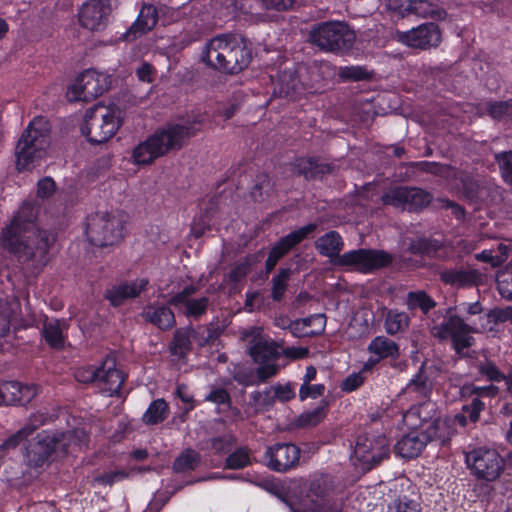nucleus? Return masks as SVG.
<instances>
[{
    "instance_id": "1",
    "label": "nucleus",
    "mask_w": 512,
    "mask_h": 512,
    "mask_svg": "<svg viewBox=\"0 0 512 512\" xmlns=\"http://www.w3.org/2000/svg\"><path fill=\"white\" fill-rule=\"evenodd\" d=\"M36 206L25 202L14 216L11 224L2 233V246L20 258H42L48 251L54 238L40 231L35 223Z\"/></svg>"
},
{
    "instance_id": "2",
    "label": "nucleus",
    "mask_w": 512,
    "mask_h": 512,
    "mask_svg": "<svg viewBox=\"0 0 512 512\" xmlns=\"http://www.w3.org/2000/svg\"><path fill=\"white\" fill-rule=\"evenodd\" d=\"M204 122L205 116L197 114L179 123L168 125L133 149V163L149 165L169 150L180 148L187 139L201 130Z\"/></svg>"
},
{
    "instance_id": "3",
    "label": "nucleus",
    "mask_w": 512,
    "mask_h": 512,
    "mask_svg": "<svg viewBox=\"0 0 512 512\" xmlns=\"http://www.w3.org/2000/svg\"><path fill=\"white\" fill-rule=\"evenodd\" d=\"M48 122L35 117L22 132L15 146L18 171H33L47 161L51 145Z\"/></svg>"
},
{
    "instance_id": "4",
    "label": "nucleus",
    "mask_w": 512,
    "mask_h": 512,
    "mask_svg": "<svg viewBox=\"0 0 512 512\" xmlns=\"http://www.w3.org/2000/svg\"><path fill=\"white\" fill-rule=\"evenodd\" d=\"M202 60L208 66L226 73L241 71L250 61V54L243 42L230 35L212 38L202 52Z\"/></svg>"
},
{
    "instance_id": "5",
    "label": "nucleus",
    "mask_w": 512,
    "mask_h": 512,
    "mask_svg": "<svg viewBox=\"0 0 512 512\" xmlns=\"http://www.w3.org/2000/svg\"><path fill=\"white\" fill-rule=\"evenodd\" d=\"M88 442V435L82 428L59 434H44L31 444L26 453L29 466L44 467L53 454L68 453L81 448Z\"/></svg>"
},
{
    "instance_id": "6",
    "label": "nucleus",
    "mask_w": 512,
    "mask_h": 512,
    "mask_svg": "<svg viewBox=\"0 0 512 512\" xmlns=\"http://www.w3.org/2000/svg\"><path fill=\"white\" fill-rule=\"evenodd\" d=\"M241 339L248 344V352L259 364L257 375L261 380L274 376L278 371L279 345L263 334L261 327H250L241 332Z\"/></svg>"
},
{
    "instance_id": "7",
    "label": "nucleus",
    "mask_w": 512,
    "mask_h": 512,
    "mask_svg": "<svg viewBox=\"0 0 512 512\" xmlns=\"http://www.w3.org/2000/svg\"><path fill=\"white\" fill-rule=\"evenodd\" d=\"M121 125V110L115 106L95 105L85 114L81 132L88 141L101 144L111 139Z\"/></svg>"
},
{
    "instance_id": "8",
    "label": "nucleus",
    "mask_w": 512,
    "mask_h": 512,
    "mask_svg": "<svg viewBox=\"0 0 512 512\" xmlns=\"http://www.w3.org/2000/svg\"><path fill=\"white\" fill-rule=\"evenodd\" d=\"M125 223L121 212H98L88 218L85 233L93 245L112 246L123 239Z\"/></svg>"
},
{
    "instance_id": "9",
    "label": "nucleus",
    "mask_w": 512,
    "mask_h": 512,
    "mask_svg": "<svg viewBox=\"0 0 512 512\" xmlns=\"http://www.w3.org/2000/svg\"><path fill=\"white\" fill-rule=\"evenodd\" d=\"M429 330L434 337L440 340H451L457 353L472 345L473 337L469 335L468 323L452 314L450 309L434 313Z\"/></svg>"
},
{
    "instance_id": "10",
    "label": "nucleus",
    "mask_w": 512,
    "mask_h": 512,
    "mask_svg": "<svg viewBox=\"0 0 512 512\" xmlns=\"http://www.w3.org/2000/svg\"><path fill=\"white\" fill-rule=\"evenodd\" d=\"M75 379L81 383H97L103 393L113 396L120 391L125 378L123 372L116 367L115 357L107 355L99 368H78L75 371Z\"/></svg>"
},
{
    "instance_id": "11",
    "label": "nucleus",
    "mask_w": 512,
    "mask_h": 512,
    "mask_svg": "<svg viewBox=\"0 0 512 512\" xmlns=\"http://www.w3.org/2000/svg\"><path fill=\"white\" fill-rule=\"evenodd\" d=\"M309 39L322 50L340 51L352 47L355 34L346 23L329 21L312 28Z\"/></svg>"
},
{
    "instance_id": "12",
    "label": "nucleus",
    "mask_w": 512,
    "mask_h": 512,
    "mask_svg": "<svg viewBox=\"0 0 512 512\" xmlns=\"http://www.w3.org/2000/svg\"><path fill=\"white\" fill-rule=\"evenodd\" d=\"M389 453L388 440L383 435L363 434L357 437L351 460L355 467L368 471Z\"/></svg>"
},
{
    "instance_id": "13",
    "label": "nucleus",
    "mask_w": 512,
    "mask_h": 512,
    "mask_svg": "<svg viewBox=\"0 0 512 512\" xmlns=\"http://www.w3.org/2000/svg\"><path fill=\"white\" fill-rule=\"evenodd\" d=\"M465 462L472 475L488 482L497 480L504 470L501 455L491 448L480 447L466 452Z\"/></svg>"
},
{
    "instance_id": "14",
    "label": "nucleus",
    "mask_w": 512,
    "mask_h": 512,
    "mask_svg": "<svg viewBox=\"0 0 512 512\" xmlns=\"http://www.w3.org/2000/svg\"><path fill=\"white\" fill-rule=\"evenodd\" d=\"M110 85L109 76L105 73L88 69L81 73L75 83L67 90L69 101H90L103 94Z\"/></svg>"
},
{
    "instance_id": "15",
    "label": "nucleus",
    "mask_w": 512,
    "mask_h": 512,
    "mask_svg": "<svg viewBox=\"0 0 512 512\" xmlns=\"http://www.w3.org/2000/svg\"><path fill=\"white\" fill-rule=\"evenodd\" d=\"M395 38L408 47L426 50L437 47L442 41V34L435 23H424L408 31H397Z\"/></svg>"
},
{
    "instance_id": "16",
    "label": "nucleus",
    "mask_w": 512,
    "mask_h": 512,
    "mask_svg": "<svg viewBox=\"0 0 512 512\" xmlns=\"http://www.w3.org/2000/svg\"><path fill=\"white\" fill-rule=\"evenodd\" d=\"M390 256L377 250L359 249L344 253L339 257L337 263L342 266H353L356 269L368 272L388 265Z\"/></svg>"
},
{
    "instance_id": "17",
    "label": "nucleus",
    "mask_w": 512,
    "mask_h": 512,
    "mask_svg": "<svg viewBox=\"0 0 512 512\" xmlns=\"http://www.w3.org/2000/svg\"><path fill=\"white\" fill-rule=\"evenodd\" d=\"M111 0H87L78 12L79 23L88 30H101L106 26L111 11Z\"/></svg>"
},
{
    "instance_id": "18",
    "label": "nucleus",
    "mask_w": 512,
    "mask_h": 512,
    "mask_svg": "<svg viewBox=\"0 0 512 512\" xmlns=\"http://www.w3.org/2000/svg\"><path fill=\"white\" fill-rule=\"evenodd\" d=\"M300 456V450L293 444H276L266 451L267 466L275 471H286L294 467Z\"/></svg>"
},
{
    "instance_id": "19",
    "label": "nucleus",
    "mask_w": 512,
    "mask_h": 512,
    "mask_svg": "<svg viewBox=\"0 0 512 512\" xmlns=\"http://www.w3.org/2000/svg\"><path fill=\"white\" fill-rule=\"evenodd\" d=\"M38 393L35 385H26L17 381L0 383V405H26Z\"/></svg>"
},
{
    "instance_id": "20",
    "label": "nucleus",
    "mask_w": 512,
    "mask_h": 512,
    "mask_svg": "<svg viewBox=\"0 0 512 512\" xmlns=\"http://www.w3.org/2000/svg\"><path fill=\"white\" fill-rule=\"evenodd\" d=\"M457 426H466L465 415H455L453 417L444 418L438 416L428 425V428H425L422 431L426 435L428 442L438 440L441 443H445L456 432Z\"/></svg>"
},
{
    "instance_id": "21",
    "label": "nucleus",
    "mask_w": 512,
    "mask_h": 512,
    "mask_svg": "<svg viewBox=\"0 0 512 512\" xmlns=\"http://www.w3.org/2000/svg\"><path fill=\"white\" fill-rule=\"evenodd\" d=\"M438 417L437 406L432 401H423L419 405L411 406L403 415V424L408 429L422 431Z\"/></svg>"
},
{
    "instance_id": "22",
    "label": "nucleus",
    "mask_w": 512,
    "mask_h": 512,
    "mask_svg": "<svg viewBox=\"0 0 512 512\" xmlns=\"http://www.w3.org/2000/svg\"><path fill=\"white\" fill-rule=\"evenodd\" d=\"M194 293V286H186L182 291L174 295L169 300V304L177 309L184 308V313L188 317H199L206 311L208 306V299L206 297L192 299L191 296Z\"/></svg>"
},
{
    "instance_id": "23",
    "label": "nucleus",
    "mask_w": 512,
    "mask_h": 512,
    "mask_svg": "<svg viewBox=\"0 0 512 512\" xmlns=\"http://www.w3.org/2000/svg\"><path fill=\"white\" fill-rule=\"evenodd\" d=\"M148 280L139 278L131 282L121 283L112 286L105 292V297L110 301L111 305L119 306L124 301L138 297L142 291L146 289Z\"/></svg>"
},
{
    "instance_id": "24",
    "label": "nucleus",
    "mask_w": 512,
    "mask_h": 512,
    "mask_svg": "<svg viewBox=\"0 0 512 512\" xmlns=\"http://www.w3.org/2000/svg\"><path fill=\"white\" fill-rule=\"evenodd\" d=\"M395 446L396 453L402 458L417 457L428 443V439L423 431L418 429H409Z\"/></svg>"
},
{
    "instance_id": "25",
    "label": "nucleus",
    "mask_w": 512,
    "mask_h": 512,
    "mask_svg": "<svg viewBox=\"0 0 512 512\" xmlns=\"http://www.w3.org/2000/svg\"><path fill=\"white\" fill-rule=\"evenodd\" d=\"M431 389V384L428 382L427 377L420 371L401 391L398 395V400L400 402L403 400L427 401Z\"/></svg>"
},
{
    "instance_id": "26",
    "label": "nucleus",
    "mask_w": 512,
    "mask_h": 512,
    "mask_svg": "<svg viewBox=\"0 0 512 512\" xmlns=\"http://www.w3.org/2000/svg\"><path fill=\"white\" fill-rule=\"evenodd\" d=\"M325 324V316L323 314H315L291 322L289 329L295 337H309L320 334L324 330Z\"/></svg>"
},
{
    "instance_id": "27",
    "label": "nucleus",
    "mask_w": 512,
    "mask_h": 512,
    "mask_svg": "<svg viewBox=\"0 0 512 512\" xmlns=\"http://www.w3.org/2000/svg\"><path fill=\"white\" fill-rule=\"evenodd\" d=\"M314 224L303 226L295 231H292L282 239H280L271 249V251L281 259L288 253L295 245L303 241L310 233L315 230Z\"/></svg>"
},
{
    "instance_id": "28",
    "label": "nucleus",
    "mask_w": 512,
    "mask_h": 512,
    "mask_svg": "<svg viewBox=\"0 0 512 512\" xmlns=\"http://www.w3.org/2000/svg\"><path fill=\"white\" fill-rule=\"evenodd\" d=\"M314 224L303 226L295 231H292L282 239H280L271 249V251L281 259L288 253L295 245L303 241L310 233L315 230Z\"/></svg>"
},
{
    "instance_id": "29",
    "label": "nucleus",
    "mask_w": 512,
    "mask_h": 512,
    "mask_svg": "<svg viewBox=\"0 0 512 512\" xmlns=\"http://www.w3.org/2000/svg\"><path fill=\"white\" fill-rule=\"evenodd\" d=\"M158 16L156 8L152 5L144 6L136 21L127 32V38H136L138 35L150 31L157 23Z\"/></svg>"
},
{
    "instance_id": "30",
    "label": "nucleus",
    "mask_w": 512,
    "mask_h": 512,
    "mask_svg": "<svg viewBox=\"0 0 512 512\" xmlns=\"http://www.w3.org/2000/svg\"><path fill=\"white\" fill-rule=\"evenodd\" d=\"M368 351L375 356L374 361L384 358H396L399 355L398 345L385 336L375 337L368 346Z\"/></svg>"
},
{
    "instance_id": "31",
    "label": "nucleus",
    "mask_w": 512,
    "mask_h": 512,
    "mask_svg": "<svg viewBox=\"0 0 512 512\" xmlns=\"http://www.w3.org/2000/svg\"><path fill=\"white\" fill-rule=\"evenodd\" d=\"M144 317L146 320L163 330L170 329L175 324L173 312L165 306H148L144 310Z\"/></svg>"
},
{
    "instance_id": "32",
    "label": "nucleus",
    "mask_w": 512,
    "mask_h": 512,
    "mask_svg": "<svg viewBox=\"0 0 512 512\" xmlns=\"http://www.w3.org/2000/svg\"><path fill=\"white\" fill-rule=\"evenodd\" d=\"M315 246L320 254L332 257L338 255L342 250L343 241L339 233L330 231L319 237L315 242Z\"/></svg>"
},
{
    "instance_id": "33",
    "label": "nucleus",
    "mask_w": 512,
    "mask_h": 512,
    "mask_svg": "<svg viewBox=\"0 0 512 512\" xmlns=\"http://www.w3.org/2000/svg\"><path fill=\"white\" fill-rule=\"evenodd\" d=\"M65 328V322L60 321L58 319H50L46 320L43 329L42 335L45 341L54 348H60L64 344L63 331Z\"/></svg>"
},
{
    "instance_id": "34",
    "label": "nucleus",
    "mask_w": 512,
    "mask_h": 512,
    "mask_svg": "<svg viewBox=\"0 0 512 512\" xmlns=\"http://www.w3.org/2000/svg\"><path fill=\"white\" fill-rule=\"evenodd\" d=\"M293 512H339L327 504L323 497L316 494H308L301 499L299 506L292 509Z\"/></svg>"
},
{
    "instance_id": "35",
    "label": "nucleus",
    "mask_w": 512,
    "mask_h": 512,
    "mask_svg": "<svg viewBox=\"0 0 512 512\" xmlns=\"http://www.w3.org/2000/svg\"><path fill=\"white\" fill-rule=\"evenodd\" d=\"M19 310L20 304L17 300L3 301L0 299V337L9 333L12 319L17 316Z\"/></svg>"
},
{
    "instance_id": "36",
    "label": "nucleus",
    "mask_w": 512,
    "mask_h": 512,
    "mask_svg": "<svg viewBox=\"0 0 512 512\" xmlns=\"http://www.w3.org/2000/svg\"><path fill=\"white\" fill-rule=\"evenodd\" d=\"M410 15H416L422 18L434 17L441 19L444 17L445 12L440 10L431 0H413Z\"/></svg>"
},
{
    "instance_id": "37",
    "label": "nucleus",
    "mask_w": 512,
    "mask_h": 512,
    "mask_svg": "<svg viewBox=\"0 0 512 512\" xmlns=\"http://www.w3.org/2000/svg\"><path fill=\"white\" fill-rule=\"evenodd\" d=\"M168 416V405L163 399H157L153 401L142 419L146 424H157L162 422Z\"/></svg>"
},
{
    "instance_id": "38",
    "label": "nucleus",
    "mask_w": 512,
    "mask_h": 512,
    "mask_svg": "<svg viewBox=\"0 0 512 512\" xmlns=\"http://www.w3.org/2000/svg\"><path fill=\"white\" fill-rule=\"evenodd\" d=\"M475 273L462 270H444L440 277L443 282L453 286H465L474 283Z\"/></svg>"
},
{
    "instance_id": "39",
    "label": "nucleus",
    "mask_w": 512,
    "mask_h": 512,
    "mask_svg": "<svg viewBox=\"0 0 512 512\" xmlns=\"http://www.w3.org/2000/svg\"><path fill=\"white\" fill-rule=\"evenodd\" d=\"M409 325V317L404 312L389 311L385 320V327L388 334H396L405 330Z\"/></svg>"
},
{
    "instance_id": "40",
    "label": "nucleus",
    "mask_w": 512,
    "mask_h": 512,
    "mask_svg": "<svg viewBox=\"0 0 512 512\" xmlns=\"http://www.w3.org/2000/svg\"><path fill=\"white\" fill-rule=\"evenodd\" d=\"M436 305L435 301L425 292H410L407 296V306L413 310L419 308L423 313H428Z\"/></svg>"
},
{
    "instance_id": "41",
    "label": "nucleus",
    "mask_w": 512,
    "mask_h": 512,
    "mask_svg": "<svg viewBox=\"0 0 512 512\" xmlns=\"http://www.w3.org/2000/svg\"><path fill=\"white\" fill-rule=\"evenodd\" d=\"M407 193L409 188L396 187L389 190L382 196V201L386 205H391L397 208L406 209L407 207Z\"/></svg>"
},
{
    "instance_id": "42",
    "label": "nucleus",
    "mask_w": 512,
    "mask_h": 512,
    "mask_svg": "<svg viewBox=\"0 0 512 512\" xmlns=\"http://www.w3.org/2000/svg\"><path fill=\"white\" fill-rule=\"evenodd\" d=\"M431 201V195L419 188H409L407 193L408 210H417L427 206Z\"/></svg>"
},
{
    "instance_id": "43",
    "label": "nucleus",
    "mask_w": 512,
    "mask_h": 512,
    "mask_svg": "<svg viewBox=\"0 0 512 512\" xmlns=\"http://www.w3.org/2000/svg\"><path fill=\"white\" fill-rule=\"evenodd\" d=\"M199 460V454L194 450L188 449L175 460L173 467L177 472H185L194 469L198 465Z\"/></svg>"
},
{
    "instance_id": "44",
    "label": "nucleus",
    "mask_w": 512,
    "mask_h": 512,
    "mask_svg": "<svg viewBox=\"0 0 512 512\" xmlns=\"http://www.w3.org/2000/svg\"><path fill=\"white\" fill-rule=\"evenodd\" d=\"M291 270L289 268H284L279 271V273L272 278V292L271 296L274 300L279 301L282 299L286 288L287 281L290 277Z\"/></svg>"
},
{
    "instance_id": "45",
    "label": "nucleus",
    "mask_w": 512,
    "mask_h": 512,
    "mask_svg": "<svg viewBox=\"0 0 512 512\" xmlns=\"http://www.w3.org/2000/svg\"><path fill=\"white\" fill-rule=\"evenodd\" d=\"M497 287L503 298L512 300V266L506 267L498 273Z\"/></svg>"
},
{
    "instance_id": "46",
    "label": "nucleus",
    "mask_w": 512,
    "mask_h": 512,
    "mask_svg": "<svg viewBox=\"0 0 512 512\" xmlns=\"http://www.w3.org/2000/svg\"><path fill=\"white\" fill-rule=\"evenodd\" d=\"M326 416L324 407H317L313 410L302 413L296 423L300 427H312L319 424Z\"/></svg>"
},
{
    "instance_id": "47",
    "label": "nucleus",
    "mask_w": 512,
    "mask_h": 512,
    "mask_svg": "<svg viewBox=\"0 0 512 512\" xmlns=\"http://www.w3.org/2000/svg\"><path fill=\"white\" fill-rule=\"evenodd\" d=\"M499 392V388L495 385H488V386H475L472 384L465 385L461 388L460 393L463 397H468L472 395H476L478 398L479 396L483 397H495Z\"/></svg>"
},
{
    "instance_id": "48",
    "label": "nucleus",
    "mask_w": 512,
    "mask_h": 512,
    "mask_svg": "<svg viewBox=\"0 0 512 512\" xmlns=\"http://www.w3.org/2000/svg\"><path fill=\"white\" fill-rule=\"evenodd\" d=\"M486 110L494 119L512 117V100L489 102L486 104Z\"/></svg>"
},
{
    "instance_id": "49",
    "label": "nucleus",
    "mask_w": 512,
    "mask_h": 512,
    "mask_svg": "<svg viewBox=\"0 0 512 512\" xmlns=\"http://www.w3.org/2000/svg\"><path fill=\"white\" fill-rule=\"evenodd\" d=\"M494 326L495 322L492 316V311L489 313L481 314L478 317V322L473 321L471 324H468L469 335H471V333L493 331Z\"/></svg>"
},
{
    "instance_id": "50",
    "label": "nucleus",
    "mask_w": 512,
    "mask_h": 512,
    "mask_svg": "<svg viewBox=\"0 0 512 512\" xmlns=\"http://www.w3.org/2000/svg\"><path fill=\"white\" fill-rule=\"evenodd\" d=\"M250 464V456L246 449L239 448L226 459V467L229 469H241Z\"/></svg>"
},
{
    "instance_id": "51",
    "label": "nucleus",
    "mask_w": 512,
    "mask_h": 512,
    "mask_svg": "<svg viewBox=\"0 0 512 512\" xmlns=\"http://www.w3.org/2000/svg\"><path fill=\"white\" fill-rule=\"evenodd\" d=\"M295 396L294 388L290 384L272 386L265 392V397L276 398L286 402Z\"/></svg>"
},
{
    "instance_id": "52",
    "label": "nucleus",
    "mask_w": 512,
    "mask_h": 512,
    "mask_svg": "<svg viewBox=\"0 0 512 512\" xmlns=\"http://www.w3.org/2000/svg\"><path fill=\"white\" fill-rule=\"evenodd\" d=\"M338 76L344 80H363L368 78V72L361 66L339 67Z\"/></svg>"
},
{
    "instance_id": "53",
    "label": "nucleus",
    "mask_w": 512,
    "mask_h": 512,
    "mask_svg": "<svg viewBox=\"0 0 512 512\" xmlns=\"http://www.w3.org/2000/svg\"><path fill=\"white\" fill-rule=\"evenodd\" d=\"M172 353L175 355L183 356L190 349V338L186 332L177 331L174 336L172 344Z\"/></svg>"
},
{
    "instance_id": "54",
    "label": "nucleus",
    "mask_w": 512,
    "mask_h": 512,
    "mask_svg": "<svg viewBox=\"0 0 512 512\" xmlns=\"http://www.w3.org/2000/svg\"><path fill=\"white\" fill-rule=\"evenodd\" d=\"M55 192L56 183L51 177H43L37 182L36 194L39 199H49Z\"/></svg>"
},
{
    "instance_id": "55",
    "label": "nucleus",
    "mask_w": 512,
    "mask_h": 512,
    "mask_svg": "<svg viewBox=\"0 0 512 512\" xmlns=\"http://www.w3.org/2000/svg\"><path fill=\"white\" fill-rule=\"evenodd\" d=\"M478 371L480 374L486 376L490 381L499 382L506 379V376L499 371L496 365L488 360L478 365Z\"/></svg>"
},
{
    "instance_id": "56",
    "label": "nucleus",
    "mask_w": 512,
    "mask_h": 512,
    "mask_svg": "<svg viewBox=\"0 0 512 512\" xmlns=\"http://www.w3.org/2000/svg\"><path fill=\"white\" fill-rule=\"evenodd\" d=\"M484 407L485 404L479 398H474L469 405L463 407V413H459L458 415H465L466 422L469 420L475 423L478 421L480 412Z\"/></svg>"
},
{
    "instance_id": "57",
    "label": "nucleus",
    "mask_w": 512,
    "mask_h": 512,
    "mask_svg": "<svg viewBox=\"0 0 512 512\" xmlns=\"http://www.w3.org/2000/svg\"><path fill=\"white\" fill-rule=\"evenodd\" d=\"M501 173L506 182L512 184V151L496 155Z\"/></svg>"
},
{
    "instance_id": "58",
    "label": "nucleus",
    "mask_w": 512,
    "mask_h": 512,
    "mask_svg": "<svg viewBox=\"0 0 512 512\" xmlns=\"http://www.w3.org/2000/svg\"><path fill=\"white\" fill-rule=\"evenodd\" d=\"M325 387L322 384L310 385V383H302L299 389V397L301 400L307 398H317L324 393Z\"/></svg>"
},
{
    "instance_id": "59",
    "label": "nucleus",
    "mask_w": 512,
    "mask_h": 512,
    "mask_svg": "<svg viewBox=\"0 0 512 512\" xmlns=\"http://www.w3.org/2000/svg\"><path fill=\"white\" fill-rule=\"evenodd\" d=\"M412 2L413 0H388L387 7L403 18L410 15Z\"/></svg>"
},
{
    "instance_id": "60",
    "label": "nucleus",
    "mask_w": 512,
    "mask_h": 512,
    "mask_svg": "<svg viewBox=\"0 0 512 512\" xmlns=\"http://www.w3.org/2000/svg\"><path fill=\"white\" fill-rule=\"evenodd\" d=\"M298 81L292 74L284 72L280 77V93L289 96L297 89Z\"/></svg>"
},
{
    "instance_id": "61",
    "label": "nucleus",
    "mask_w": 512,
    "mask_h": 512,
    "mask_svg": "<svg viewBox=\"0 0 512 512\" xmlns=\"http://www.w3.org/2000/svg\"><path fill=\"white\" fill-rule=\"evenodd\" d=\"M34 431V427L26 426L18 432L9 437L4 443V448H11L17 446L22 440L29 436Z\"/></svg>"
},
{
    "instance_id": "62",
    "label": "nucleus",
    "mask_w": 512,
    "mask_h": 512,
    "mask_svg": "<svg viewBox=\"0 0 512 512\" xmlns=\"http://www.w3.org/2000/svg\"><path fill=\"white\" fill-rule=\"evenodd\" d=\"M293 0H261V5L269 11H285L292 7Z\"/></svg>"
},
{
    "instance_id": "63",
    "label": "nucleus",
    "mask_w": 512,
    "mask_h": 512,
    "mask_svg": "<svg viewBox=\"0 0 512 512\" xmlns=\"http://www.w3.org/2000/svg\"><path fill=\"white\" fill-rule=\"evenodd\" d=\"M363 382L364 377L361 373H353L342 382L341 389L346 392H351L359 388Z\"/></svg>"
},
{
    "instance_id": "64",
    "label": "nucleus",
    "mask_w": 512,
    "mask_h": 512,
    "mask_svg": "<svg viewBox=\"0 0 512 512\" xmlns=\"http://www.w3.org/2000/svg\"><path fill=\"white\" fill-rule=\"evenodd\" d=\"M127 477L128 473L125 471H114L98 476L96 481L102 485H112L115 482L121 481Z\"/></svg>"
}]
</instances>
